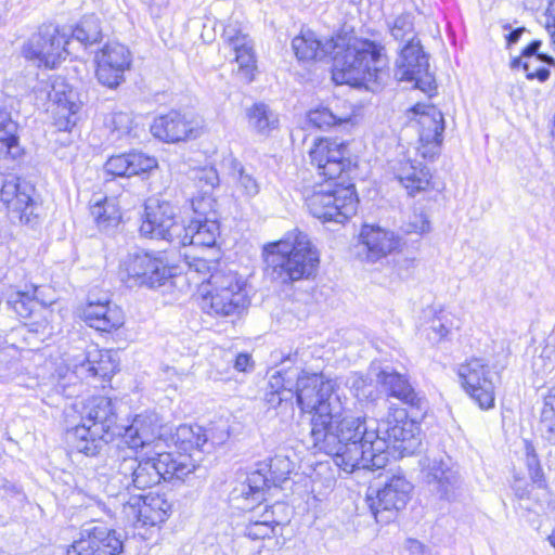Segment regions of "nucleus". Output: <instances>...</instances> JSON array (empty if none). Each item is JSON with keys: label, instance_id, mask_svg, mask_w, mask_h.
<instances>
[{"label": "nucleus", "instance_id": "f257e3e1", "mask_svg": "<svg viewBox=\"0 0 555 555\" xmlns=\"http://www.w3.org/2000/svg\"><path fill=\"white\" fill-rule=\"evenodd\" d=\"M313 448L333 457L336 466L350 474L375 470L387 465L386 442L378 438V427L364 417L349 415L345 403L338 417L328 416L311 428Z\"/></svg>", "mask_w": 555, "mask_h": 555}, {"label": "nucleus", "instance_id": "f03ea898", "mask_svg": "<svg viewBox=\"0 0 555 555\" xmlns=\"http://www.w3.org/2000/svg\"><path fill=\"white\" fill-rule=\"evenodd\" d=\"M343 142L319 139L309 151L311 164L327 181L306 197L309 212L322 222L344 223L357 212L358 196L352 183L337 182L351 166Z\"/></svg>", "mask_w": 555, "mask_h": 555}, {"label": "nucleus", "instance_id": "7ed1b4c3", "mask_svg": "<svg viewBox=\"0 0 555 555\" xmlns=\"http://www.w3.org/2000/svg\"><path fill=\"white\" fill-rule=\"evenodd\" d=\"M384 48L370 40L337 36L333 51V80L338 85L375 90L388 77Z\"/></svg>", "mask_w": 555, "mask_h": 555}, {"label": "nucleus", "instance_id": "20e7f679", "mask_svg": "<svg viewBox=\"0 0 555 555\" xmlns=\"http://www.w3.org/2000/svg\"><path fill=\"white\" fill-rule=\"evenodd\" d=\"M267 272L272 280L281 284L309 279L319 267V251L309 236L293 230L263 248Z\"/></svg>", "mask_w": 555, "mask_h": 555}, {"label": "nucleus", "instance_id": "39448f33", "mask_svg": "<svg viewBox=\"0 0 555 555\" xmlns=\"http://www.w3.org/2000/svg\"><path fill=\"white\" fill-rule=\"evenodd\" d=\"M119 449L118 443L114 449V468L124 476L122 481L127 489L132 486L144 490L158 485L160 480H184L196 468L189 455L160 452L156 456L138 460Z\"/></svg>", "mask_w": 555, "mask_h": 555}, {"label": "nucleus", "instance_id": "423d86ee", "mask_svg": "<svg viewBox=\"0 0 555 555\" xmlns=\"http://www.w3.org/2000/svg\"><path fill=\"white\" fill-rule=\"evenodd\" d=\"M294 396L302 412L312 413L311 428L328 416L338 417L344 403L337 393V384L323 374L301 372L295 384Z\"/></svg>", "mask_w": 555, "mask_h": 555}, {"label": "nucleus", "instance_id": "0eeeda50", "mask_svg": "<svg viewBox=\"0 0 555 555\" xmlns=\"http://www.w3.org/2000/svg\"><path fill=\"white\" fill-rule=\"evenodd\" d=\"M210 291L203 296V311L215 318H236L248 307L247 294L236 273L216 271L207 279Z\"/></svg>", "mask_w": 555, "mask_h": 555}, {"label": "nucleus", "instance_id": "6e6552de", "mask_svg": "<svg viewBox=\"0 0 555 555\" xmlns=\"http://www.w3.org/2000/svg\"><path fill=\"white\" fill-rule=\"evenodd\" d=\"M120 278L130 287L155 288L172 276L171 268L160 253H129L120 262Z\"/></svg>", "mask_w": 555, "mask_h": 555}, {"label": "nucleus", "instance_id": "1a4fd4ad", "mask_svg": "<svg viewBox=\"0 0 555 555\" xmlns=\"http://www.w3.org/2000/svg\"><path fill=\"white\" fill-rule=\"evenodd\" d=\"M389 413L378 427V438L386 442L385 455L388 459V450L392 448L400 456L413 454L421 439L417 435L418 427L408 417L405 409L388 406Z\"/></svg>", "mask_w": 555, "mask_h": 555}, {"label": "nucleus", "instance_id": "9d476101", "mask_svg": "<svg viewBox=\"0 0 555 555\" xmlns=\"http://www.w3.org/2000/svg\"><path fill=\"white\" fill-rule=\"evenodd\" d=\"M395 77L399 81L414 82V87L424 92L436 89V80L429 72L428 56L420 41L405 44L396 62Z\"/></svg>", "mask_w": 555, "mask_h": 555}, {"label": "nucleus", "instance_id": "9b49d317", "mask_svg": "<svg viewBox=\"0 0 555 555\" xmlns=\"http://www.w3.org/2000/svg\"><path fill=\"white\" fill-rule=\"evenodd\" d=\"M69 41L57 27L47 25L39 28L23 48L26 59L36 61L39 66L53 68L68 54L66 46Z\"/></svg>", "mask_w": 555, "mask_h": 555}, {"label": "nucleus", "instance_id": "f8f14e48", "mask_svg": "<svg viewBox=\"0 0 555 555\" xmlns=\"http://www.w3.org/2000/svg\"><path fill=\"white\" fill-rule=\"evenodd\" d=\"M120 535L101 522L85 524L80 538L67 548L66 555H118L122 552Z\"/></svg>", "mask_w": 555, "mask_h": 555}, {"label": "nucleus", "instance_id": "ddd939ff", "mask_svg": "<svg viewBox=\"0 0 555 555\" xmlns=\"http://www.w3.org/2000/svg\"><path fill=\"white\" fill-rule=\"evenodd\" d=\"M459 376L466 392L477 402L480 409L494 406V382L489 366L482 359L473 358L460 365Z\"/></svg>", "mask_w": 555, "mask_h": 555}, {"label": "nucleus", "instance_id": "4468645a", "mask_svg": "<svg viewBox=\"0 0 555 555\" xmlns=\"http://www.w3.org/2000/svg\"><path fill=\"white\" fill-rule=\"evenodd\" d=\"M411 491L412 485L403 476L393 475L376 491L375 498L369 495L370 508L376 520L389 522L406 505Z\"/></svg>", "mask_w": 555, "mask_h": 555}, {"label": "nucleus", "instance_id": "2eb2a0df", "mask_svg": "<svg viewBox=\"0 0 555 555\" xmlns=\"http://www.w3.org/2000/svg\"><path fill=\"white\" fill-rule=\"evenodd\" d=\"M175 217L176 209L169 202L149 199L139 231L144 237L166 240L175 244L176 229L181 228V224L176 223Z\"/></svg>", "mask_w": 555, "mask_h": 555}, {"label": "nucleus", "instance_id": "dca6fc26", "mask_svg": "<svg viewBox=\"0 0 555 555\" xmlns=\"http://www.w3.org/2000/svg\"><path fill=\"white\" fill-rule=\"evenodd\" d=\"M426 462L424 474L430 491L441 500H456L463 485L459 468L451 463L450 459H427Z\"/></svg>", "mask_w": 555, "mask_h": 555}, {"label": "nucleus", "instance_id": "f3484780", "mask_svg": "<svg viewBox=\"0 0 555 555\" xmlns=\"http://www.w3.org/2000/svg\"><path fill=\"white\" fill-rule=\"evenodd\" d=\"M96 64L99 82L114 89L125 80V72L131 66V54L124 44L107 43L96 54Z\"/></svg>", "mask_w": 555, "mask_h": 555}, {"label": "nucleus", "instance_id": "a211bd4d", "mask_svg": "<svg viewBox=\"0 0 555 555\" xmlns=\"http://www.w3.org/2000/svg\"><path fill=\"white\" fill-rule=\"evenodd\" d=\"M415 112L420 115L417 119L420 135L417 153L423 158L433 160L439 154L442 143L443 115L435 106L417 105Z\"/></svg>", "mask_w": 555, "mask_h": 555}, {"label": "nucleus", "instance_id": "6ab92c4d", "mask_svg": "<svg viewBox=\"0 0 555 555\" xmlns=\"http://www.w3.org/2000/svg\"><path fill=\"white\" fill-rule=\"evenodd\" d=\"M34 186L26 180L8 176L0 190V199L8 209L16 212L22 222L29 223L35 216Z\"/></svg>", "mask_w": 555, "mask_h": 555}, {"label": "nucleus", "instance_id": "aec40b11", "mask_svg": "<svg viewBox=\"0 0 555 555\" xmlns=\"http://www.w3.org/2000/svg\"><path fill=\"white\" fill-rule=\"evenodd\" d=\"M79 413L80 422L98 428L112 438L121 434V426L116 423L117 416L113 402L107 397L99 396L88 399Z\"/></svg>", "mask_w": 555, "mask_h": 555}, {"label": "nucleus", "instance_id": "412c9836", "mask_svg": "<svg viewBox=\"0 0 555 555\" xmlns=\"http://www.w3.org/2000/svg\"><path fill=\"white\" fill-rule=\"evenodd\" d=\"M120 443L127 444L133 452L152 444L160 438V426L155 414L137 415L129 426H121Z\"/></svg>", "mask_w": 555, "mask_h": 555}, {"label": "nucleus", "instance_id": "4be33fe9", "mask_svg": "<svg viewBox=\"0 0 555 555\" xmlns=\"http://www.w3.org/2000/svg\"><path fill=\"white\" fill-rule=\"evenodd\" d=\"M219 235L218 220H190L186 224H181V228L176 229L175 245L212 247Z\"/></svg>", "mask_w": 555, "mask_h": 555}, {"label": "nucleus", "instance_id": "5701e85b", "mask_svg": "<svg viewBox=\"0 0 555 555\" xmlns=\"http://www.w3.org/2000/svg\"><path fill=\"white\" fill-rule=\"evenodd\" d=\"M371 373L375 375L377 384L387 396L396 398L410 406H421L422 398L412 387L405 375L388 366L378 371L375 367H371Z\"/></svg>", "mask_w": 555, "mask_h": 555}, {"label": "nucleus", "instance_id": "b1692460", "mask_svg": "<svg viewBox=\"0 0 555 555\" xmlns=\"http://www.w3.org/2000/svg\"><path fill=\"white\" fill-rule=\"evenodd\" d=\"M151 132L165 142H179L196 137L193 121L178 111H170L155 118Z\"/></svg>", "mask_w": 555, "mask_h": 555}, {"label": "nucleus", "instance_id": "393cba45", "mask_svg": "<svg viewBox=\"0 0 555 555\" xmlns=\"http://www.w3.org/2000/svg\"><path fill=\"white\" fill-rule=\"evenodd\" d=\"M83 320L90 327L109 332L124 324L122 311L108 298L90 299L82 311Z\"/></svg>", "mask_w": 555, "mask_h": 555}, {"label": "nucleus", "instance_id": "a878e982", "mask_svg": "<svg viewBox=\"0 0 555 555\" xmlns=\"http://www.w3.org/2000/svg\"><path fill=\"white\" fill-rule=\"evenodd\" d=\"M113 439L82 422L66 430V441L68 446L87 456L98 455Z\"/></svg>", "mask_w": 555, "mask_h": 555}, {"label": "nucleus", "instance_id": "bb28decb", "mask_svg": "<svg viewBox=\"0 0 555 555\" xmlns=\"http://www.w3.org/2000/svg\"><path fill=\"white\" fill-rule=\"evenodd\" d=\"M126 508L143 526H155L164 522L171 512V503L163 495L138 496L129 502Z\"/></svg>", "mask_w": 555, "mask_h": 555}, {"label": "nucleus", "instance_id": "cd10ccee", "mask_svg": "<svg viewBox=\"0 0 555 555\" xmlns=\"http://www.w3.org/2000/svg\"><path fill=\"white\" fill-rule=\"evenodd\" d=\"M17 132L18 125L12 118L7 99L0 93V160H17L23 156Z\"/></svg>", "mask_w": 555, "mask_h": 555}, {"label": "nucleus", "instance_id": "c85d7f7f", "mask_svg": "<svg viewBox=\"0 0 555 555\" xmlns=\"http://www.w3.org/2000/svg\"><path fill=\"white\" fill-rule=\"evenodd\" d=\"M367 260L375 262L398 248L400 238L392 231L380 227L364 225L360 233Z\"/></svg>", "mask_w": 555, "mask_h": 555}, {"label": "nucleus", "instance_id": "c756f323", "mask_svg": "<svg viewBox=\"0 0 555 555\" xmlns=\"http://www.w3.org/2000/svg\"><path fill=\"white\" fill-rule=\"evenodd\" d=\"M157 165L158 163L155 157L133 151L109 157L105 163V170L112 176L131 177L151 171Z\"/></svg>", "mask_w": 555, "mask_h": 555}, {"label": "nucleus", "instance_id": "7c9ffc66", "mask_svg": "<svg viewBox=\"0 0 555 555\" xmlns=\"http://www.w3.org/2000/svg\"><path fill=\"white\" fill-rule=\"evenodd\" d=\"M335 44L336 38L322 42L311 30L301 31L292 41V48L299 61L321 60L326 55H332Z\"/></svg>", "mask_w": 555, "mask_h": 555}, {"label": "nucleus", "instance_id": "2f4dec72", "mask_svg": "<svg viewBox=\"0 0 555 555\" xmlns=\"http://www.w3.org/2000/svg\"><path fill=\"white\" fill-rule=\"evenodd\" d=\"M396 177L412 196L417 192L425 191L429 186L431 178L426 166L410 159L400 162L396 168Z\"/></svg>", "mask_w": 555, "mask_h": 555}, {"label": "nucleus", "instance_id": "473e14b6", "mask_svg": "<svg viewBox=\"0 0 555 555\" xmlns=\"http://www.w3.org/2000/svg\"><path fill=\"white\" fill-rule=\"evenodd\" d=\"M541 47L540 40H533L521 52V56L515 59L512 63L513 67L522 66L528 79L537 78L539 81H546L550 77V70L542 67L537 70H531L532 63H545L547 65H555V60L544 53H539Z\"/></svg>", "mask_w": 555, "mask_h": 555}, {"label": "nucleus", "instance_id": "72a5a7b5", "mask_svg": "<svg viewBox=\"0 0 555 555\" xmlns=\"http://www.w3.org/2000/svg\"><path fill=\"white\" fill-rule=\"evenodd\" d=\"M92 376L102 378L112 377L118 370V364L112 359L108 350H99L96 348L88 351L86 363L82 364Z\"/></svg>", "mask_w": 555, "mask_h": 555}, {"label": "nucleus", "instance_id": "f704fd0d", "mask_svg": "<svg viewBox=\"0 0 555 555\" xmlns=\"http://www.w3.org/2000/svg\"><path fill=\"white\" fill-rule=\"evenodd\" d=\"M248 126L258 133L266 134L278 127L276 115L263 103H256L246 112Z\"/></svg>", "mask_w": 555, "mask_h": 555}, {"label": "nucleus", "instance_id": "c9c22d12", "mask_svg": "<svg viewBox=\"0 0 555 555\" xmlns=\"http://www.w3.org/2000/svg\"><path fill=\"white\" fill-rule=\"evenodd\" d=\"M284 508L283 504H274L270 509H266L262 520L250 521L246 527L244 534L250 540H263L274 534V525H280L281 520L274 517V509Z\"/></svg>", "mask_w": 555, "mask_h": 555}, {"label": "nucleus", "instance_id": "e433bc0d", "mask_svg": "<svg viewBox=\"0 0 555 555\" xmlns=\"http://www.w3.org/2000/svg\"><path fill=\"white\" fill-rule=\"evenodd\" d=\"M37 287L30 286L25 291H12L8 295L7 304L21 318H29L38 306Z\"/></svg>", "mask_w": 555, "mask_h": 555}, {"label": "nucleus", "instance_id": "4c0bfd02", "mask_svg": "<svg viewBox=\"0 0 555 555\" xmlns=\"http://www.w3.org/2000/svg\"><path fill=\"white\" fill-rule=\"evenodd\" d=\"M233 42L235 43L227 46L235 53V62L238 64V68L249 76L256 63L253 40L246 33Z\"/></svg>", "mask_w": 555, "mask_h": 555}, {"label": "nucleus", "instance_id": "58836bf2", "mask_svg": "<svg viewBox=\"0 0 555 555\" xmlns=\"http://www.w3.org/2000/svg\"><path fill=\"white\" fill-rule=\"evenodd\" d=\"M90 210L94 221L102 229L115 227L120 220V212L114 199L107 197L92 204Z\"/></svg>", "mask_w": 555, "mask_h": 555}, {"label": "nucleus", "instance_id": "ea45409f", "mask_svg": "<svg viewBox=\"0 0 555 555\" xmlns=\"http://www.w3.org/2000/svg\"><path fill=\"white\" fill-rule=\"evenodd\" d=\"M73 38L85 46H91L102 39L100 20L94 14L85 16L73 30Z\"/></svg>", "mask_w": 555, "mask_h": 555}, {"label": "nucleus", "instance_id": "a19ab883", "mask_svg": "<svg viewBox=\"0 0 555 555\" xmlns=\"http://www.w3.org/2000/svg\"><path fill=\"white\" fill-rule=\"evenodd\" d=\"M453 328H455L454 315L444 309H440L435 312L429 321L428 337L435 341H441L448 338Z\"/></svg>", "mask_w": 555, "mask_h": 555}, {"label": "nucleus", "instance_id": "79ce46f5", "mask_svg": "<svg viewBox=\"0 0 555 555\" xmlns=\"http://www.w3.org/2000/svg\"><path fill=\"white\" fill-rule=\"evenodd\" d=\"M175 438L176 443L179 444L180 449L183 451L199 449L207 441V437L202 433V428L199 426L191 425L179 426L177 428Z\"/></svg>", "mask_w": 555, "mask_h": 555}, {"label": "nucleus", "instance_id": "37998d69", "mask_svg": "<svg viewBox=\"0 0 555 555\" xmlns=\"http://www.w3.org/2000/svg\"><path fill=\"white\" fill-rule=\"evenodd\" d=\"M104 125L109 131L111 140L115 142L130 134L132 117L125 112H114L106 116Z\"/></svg>", "mask_w": 555, "mask_h": 555}, {"label": "nucleus", "instance_id": "c03bdc74", "mask_svg": "<svg viewBox=\"0 0 555 555\" xmlns=\"http://www.w3.org/2000/svg\"><path fill=\"white\" fill-rule=\"evenodd\" d=\"M540 424L545 439L555 444V386L548 389L544 398Z\"/></svg>", "mask_w": 555, "mask_h": 555}, {"label": "nucleus", "instance_id": "a18cd8bd", "mask_svg": "<svg viewBox=\"0 0 555 555\" xmlns=\"http://www.w3.org/2000/svg\"><path fill=\"white\" fill-rule=\"evenodd\" d=\"M80 106L67 100H59L55 111V126L61 131H70L78 121V111Z\"/></svg>", "mask_w": 555, "mask_h": 555}, {"label": "nucleus", "instance_id": "49530a36", "mask_svg": "<svg viewBox=\"0 0 555 555\" xmlns=\"http://www.w3.org/2000/svg\"><path fill=\"white\" fill-rule=\"evenodd\" d=\"M270 486H272V482L267 473V466L259 463L257 468L247 475L246 486H244L242 494L246 496L257 495V498H259L262 494V491Z\"/></svg>", "mask_w": 555, "mask_h": 555}, {"label": "nucleus", "instance_id": "de8ad7c7", "mask_svg": "<svg viewBox=\"0 0 555 555\" xmlns=\"http://www.w3.org/2000/svg\"><path fill=\"white\" fill-rule=\"evenodd\" d=\"M262 465L267 466V473L274 487L285 481L293 468L292 462L284 455H275L268 462H262Z\"/></svg>", "mask_w": 555, "mask_h": 555}, {"label": "nucleus", "instance_id": "09e8293b", "mask_svg": "<svg viewBox=\"0 0 555 555\" xmlns=\"http://www.w3.org/2000/svg\"><path fill=\"white\" fill-rule=\"evenodd\" d=\"M390 34L396 40L406 41H418L414 33V23L411 14H401L395 18L392 24L389 26Z\"/></svg>", "mask_w": 555, "mask_h": 555}, {"label": "nucleus", "instance_id": "8fccbe9b", "mask_svg": "<svg viewBox=\"0 0 555 555\" xmlns=\"http://www.w3.org/2000/svg\"><path fill=\"white\" fill-rule=\"evenodd\" d=\"M216 202L210 194L203 193L191 201L193 217L190 220L214 219L218 220V215L215 209Z\"/></svg>", "mask_w": 555, "mask_h": 555}, {"label": "nucleus", "instance_id": "3c124183", "mask_svg": "<svg viewBox=\"0 0 555 555\" xmlns=\"http://www.w3.org/2000/svg\"><path fill=\"white\" fill-rule=\"evenodd\" d=\"M350 389L360 401H374L377 391L372 382L359 373H352L349 377Z\"/></svg>", "mask_w": 555, "mask_h": 555}, {"label": "nucleus", "instance_id": "603ef678", "mask_svg": "<svg viewBox=\"0 0 555 555\" xmlns=\"http://www.w3.org/2000/svg\"><path fill=\"white\" fill-rule=\"evenodd\" d=\"M347 119H343L340 117L335 116L328 108L320 107L313 111H310L308 114V122L315 128L326 129L331 128L334 125L346 121Z\"/></svg>", "mask_w": 555, "mask_h": 555}, {"label": "nucleus", "instance_id": "864d4df0", "mask_svg": "<svg viewBox=\"0 0 555 555\" xmlns=\"http://www.w3.org/2000/svg\"><path fill=\"white\" fill-rule=\"evenodd\" d=\"M298 373L296 371H276L270 376L269 388L272 391H283L293 389L294 380L297 382Z\"/></svg>", "mask_w": 555, "mask_h": 555}, {"label": "nucleus", "instance_id": "5fc2aeb1", "mask_svg": "<svg viewBox=\"0 0 555 555\" xmlns=\"http://www.w3.org/2000/svg\"><path fill=\"white\" fill-rule=\"evenodd\" d=\"M525 451H526V465L528 467V472L530 478L533 482L539 483L540 486L544 481V474L540 465V461L535 453L533 446L526 441L525 442Z\"/></svg>", "mask_w": 555, "mask_h": 555}, {"label": "nucleus", "instance_id": "6e6d98bb", "mask_svg": "<svg viewBox=\"0 0 555 555\" xmlns=\"http://www.w3.org/2000/svg\"><path fill=\"white\" fill-rule=\"evenodd\" d=\"M189 269L191 272H195L203 278V281L210 278L211 273L216 271H223L222 269H217L218 262L212 260H207L201 257H194L191 261L188 262Z\"/></svg>", "mask_w": 555, "mask_h": 555}, {"label": "nucleus", "instance_id": "4d7b16f0", "mask_svg": "<svg viewBox=\"0 0 555 555\" xmlns=\"http://www.w3.org/2000/svg\"><path fill=\"white\" fill-rule=\"evenodd\" d=\"M198 188L203 189V193L209 194L219 183V177L215 169H203L196 172Z\"/></svg>", "mask_w": 555, "mask_h": 555}, {"label": "nucleus", "instance_id": "13d9d810", "mask_svg": "<svg viewBox=\"0 0 555 555\" xmlns=\"http://www.w3.org/2000/svg\"><path fill=\"white\" fill-rule=\"evenodd\" d=\"M244 34H246L245 27L238 21L231 18L223 27L222 39L225 44L234 43L233 41L238 40Z\"/></svg>", "mask_w": 555, "mask_h": 555}, {"label": "nucleus", "instance_id": "bf43d9fd", "mask_svg": "<svg viewBox=\"0 0 555 555\" xmlns=\"http://www.w3.org/2000/svg\"><path fill=\"white\" fill-rule=\"evenodd\" d=\"M238 185L247 196H255L259 193L257 180L244 169L240 170Z\"/></svg>", "mask_w": 555, "mask_h": 555}, {"label": "nucleus", "instance_id": "052dcab7", "mask_svg": "<svg viewBox=\"0 0 555 555\" xmlns=\"http://www.w3.org/2000/svg\"><path fill=\"white\" fill-rule=\"evenodd\" d=\"M430 221L424 214H414L412 220L406 225L408 233L424 234L429 232Z\"/></svg>", "mask_w": 555, "mask_h": 555}, {"label": "nucleus", "instance_id": "680f3d73", "mask_svg": "<svg viewBox=\"0 0 555 555\" xmlns=\"http://www.w3.org/2000/svg\"><path fill=\"white\" fill-rule=\"evenodd\" d=\"M294 390L293 389H286L283 391H272L269 390L266 392V401L267 403L272 408H278L282 405L283 402H288L294 399Z\"/></svg>", "mask_w": 555, "mask_h": 555}, {"label": "nucleus", "instance_id": "e2e57ef3", "mask_svg": "<svg viewBox=\"0 0 555 555\" xmlns=\"http://www.w3.org/2000/svg\"><path fill=\"white\" fill-rule=\"evenodd\" d=\"M404 547L411 555H429L428 547L415 539H406Z\"/></svg>", "mask_w": 555, "mask_h": 555}, {"label": "nucleus", "instance_id": "0e129e2a", "mask_svg": "<svg viewBox=\"0 0 555 555\" xmlns=\"http://www.w3.org/2000/svg\"><path fill=\"white\" fill-rule=\"evenodd\" d=\"M415 267V260L410 258H400L397 260L398 274L401 279L410 276L412 269Z\"/></svg>", "mask_w": 555, "mask_h": 555}, {"label": "nucleus", "instance_id": "69168bd1", "mask_svg": "<svg viewBox=\"0 0 555 555\" xmlns=\"http://www.w3.org/2000/svg\"><path fill=\"white\" fill-rule=\"evenodd\" d=\"M29 332L40 336V340H44V338L51 335L52 333V328L47 320L38 323H31L29 324Z\"/></svg>", "mask_w": 555, "mask_h": 555}, {"label": "nucleus", "instance_id": "338daca9", "mask_svg": "<svg viewBox=\"0 0 555 555\" xmlns=\"http://www.w3.org/2000/svg\"><path fill=\"white\" fill-rule=\"evenodd\" d=\"M251 366V357L247 353H240L234 361V367L240 372H246Z\"/></svg>", "mask_w": 555, "mask_h": 555}, {"label": "nucleus", "instance_id": "774afa93", "mask_svg": "<svg viewBox=\"0 0 555 555\" xmlns=\"http://www.w3.org/2000/svg\"><path fill=\"white\" fill-rule=\"evenodd\" d=\"M526 31L524 27H518L516 29L511 30L508 34L505 35L507 44H514L517 43L521 35Z\"/></svg>", "mask_w": 555, "mask_h": 555}]
</instances>
